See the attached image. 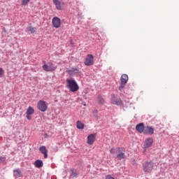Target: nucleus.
Masks as SVG:
<instances>
[{"instance_id":"f257e3e1","label":"nucleus","mask_w":179,"mask_h":179,"mask_svg":"<svg viewBox=\"0 0 179 179\" xmlns=\"http://www.w3.org/2000/svg\"><path fill=\"white\" fill-rule=\"evenodd\" d=\"M66 87L70 90V92H78L79 90V85H78V83L76 80L73 79H66Z\"/></svg>"},{"instance_id":"6e6552de","label":"nucleus","mask_w":179,"mask_h":179,"mask_svg":"<svg viewBox=\"0 0 179 179\" xmlns=\"http://www.w3.org/2000/svg\"><path fill=\"white\" fill-rule=\"evenodd\" d=\"M53 3L55 5L57 10H62V9H64V6H65V3L59 1V0H53Z\"/></svg>"},{"instance_id":"4be33fe9","label":"nucleus","mask_w":179,"mask_h":179,"mask_svg":"<svg viewBox=\"0 0 179 179\" xmlns=\"http://www.w3.org/2000/svg\"><path fill=\"white\" fill-rule=\"evenodd\" d=\"M0 164H6V157H0Z\"/></svg>"},{"instance_id":"aec40b11","label":"nucleus","mask_w":179,"mask_h":179,"mask_svg":"<svg viewBox=\"0 0 179 179\" xmlns=\"http://www.w3.org/2000/svg\"><path fill=\"white\" fill-rule=\"evenodd\" d=\"M124 151H117L118 154L117 155V158L118 160H122V159H125V153Z\"/></svg>"},{"instance_id":"f8f14e48","label":"nucleus","mask_w":179,"mask_h":179,"mask_svg":"<svg viewBox=\"0 0 179 179\" xmlns=\"http://www.w3.org/2000/svg\"><path fill=\"white\" fill-rule=\"evenodd\" d=\"M153 145V138H148L145 140L144 142V148L145 149H148V148H150Z\"/></svg>"},{"instance_id":"1a4fd4ad","label":"nucleus","mask_w":179,"mask_h":179,"mask_svg":"<svg viewBox=\"0 0 179 179\" xmlns=\"http://www.w3.org/2000/svg\"><path fill=\"white\" fill-rule=\"evenodd\" d=\"M95 141H96V134H92L87 136V143L88 145H93Z\"/></svg>"},{"instance_id":"9d476101","label":"nucleus","mask_w":179,"mask_h":179,"mask_svg":"<svg viewBox=\"0 0 179 179\" xmlns=\"http://www.w3.org/2000/svg\"><path fill=\"white\" fill-rule=\"evenodd\" d=\"M26 114H27V119L30 121L31 120V115L34 114V108L31 106H29L27 110Z\"/></svg>"},{"instance_id":"cd10ccee","label":"nucleus","mask_w":179,"mask_h":179,"mask_svg":"<svg viewBox=\"0 0 179 179\" xmlns=\"http://www.w3.org/2000/svg\"><path fill=\"white\" fill-rule=\"evenodd\" d=\"M3 75V69L0 67V78H2V76Z\"/></svg>"},{"instance_id":"39448f33","label":"nucleus","mask_w":179,"mask_h":179,"mask_svg":"<svg viewBox=\"0 0 179 179\" xmlns=\"http://www.w3.org/2000/svg\"><path fill=\"white\" fill-rule=\"evenodd\" d=\"M43 69L45 72H54L57 69V67L54 66V64L50 62L48 64H44Z\"/></svg>"},{"instance_id":"393cba45","label":"nucleus","mask_w":179,"mask_h":179,"mask_svg":"<svg viewBox=\"0 0 179 179\" xmlns=\"http://www.w3.org/2000/svg\"><path fill=\"white\" fill-rule=\"evenodd\" d=\"M98 102L99 104H104V99L101 96H98Z\"/></svg>"},{"instance_id":"0eeeda50","label":"nucleus","mask_w":179,"mask_h":179,"mask_svg":"<svg viewBox=\"0 0 179 179\" xmlns=\"http://www.w3.org/2000/svg\"><path fill=\"white\" fill-rule=\"evenodd\" d=\"M52 24L55 29L61 27V19L58 17H54L52 20Z\"/></svg>"},{"instance_id":"a878e982","label":"nucleus","mask_w":179,"mask_h":179,"mask_svg":"<svg viewBox=\"0 0 179 179\" xmlns=\"http://www.w3.org/2000/svg\"><path fill=\"white\" fill-rule=\"evenodd\" d=\"M71 176H72V177H76L78 176V172H76V170H72Z\"/></svg>"},{"instance_id":"ddd939ff","label":"nucleus","mask_w":179,"mask_h":179,"mask_svg":"<svg viewBox=\"0 0 179 179\" xmlns=\"http://www.w3.org/2000/svg\"><path fill=\"white\" fill-rule=\"evenodd\" d=\"M39 152L43 155L44 159H47V157H48V150H47L45 146H41L39 148Z\"/></svg>"},{"instance_id":"f03ea898","label":"nucleus","mask_w":179,"mask_h":179,"mask_svg":"<svg viewBox=\"0 0 179 179\" xmlns=\"http://www.w3.org/2000/svg\"><path fill=\"white\" fill-rule=\"evenodd\" d=\"M155 167L153 162H145L143 164V171L145 173V174H148L149 173H152V170H153V168Z\"/></svg>"},{"instance_id":"2eb2a0df","label":"nucleus","mask_w":179,"mask_h":179,"mask_svg":"<svg viewBox=\"0 0 179 179\" xmlns=\"http://www.w3.org/2000/svg\"><path fill=\"white\" fill-rule=\"evenodd\" d=\"M145 135H153L155 134V130L152 129V127H145L144 129Z\"/></svg>"},{"instance_id":"7ed1b4c3","label":"nucleus","mask_w":179,"mask_h":179,"mask_svg":"<svg viewBox=\"0 0 179 179\" xmlns=\"http://www.w3.org/2000/svg\"><path fill=\"white\" fill-rule=\"evenodd\" d=\"M37 106L38 110H39V111H41L42 113H45V110L48 108V106L47 105V102H45V101H38Z\"/></svg>"},{"instance_id":"6ab92c4d","label":"nucleus","mask_w":179,"mask_h":179,"mask_svg":"<svg viewBox=\"0 0 179 179\" xmlns=\"http://www.w3.org/2000/svg\"><path fill=\"white\" fill-rule=\"evenodd\" d=\"M34 166H35V167H36V169H41V167H43V166H44V164L43 163V162L41 160L37 159L34 162Z\"/></svg>"},{"instance_id":"20e7f679","label":"nucleus","mask_w":179,"mask_h":179,"mask_svg":"<svg viewBox=\"0 0 179 179\" xmlns=\"http://www.w3.org/2000/svg\"><path fill=\"white\" fill-rule=\"evenodd\" d=\"M120 85L119 87V90H122L125 87V85L128 83V75L122 74L120 78Z\"/></svg>"},{"instance_id":"412c9836","label":"nucleus","mask_w":179,"mask_h":179,"mask_svg":"<svg viewBox=\"0 0 179 179\" xmlns=\"http://www.w3.org/2000/svg\"><path fill=\"white\" fill-rule=\"evenodd\" d=\"M76 127H77L78 129H85V124H83L80 120L77 121Z\"/></svg>"},{"instance_id":"423d86ee","label":"nucleus","mask_w":179,"mask_h":179,"mask_svg":"<svg viewBox=\"0 0 179 179\" xmlns=\"http://www.w3.org/2000/svg\"><path fill=\"white\" fill-rule=\"evenodd\" d=\"M94 57H93V55H87L84 62L85 65L86 66H91V65H93V64H94Z\"/></svg>"},{"instance_id":"9b49d317","label":"nucleus","mask_w":179,"mask_h":179,"mask_svg":"<svg viewBox=\"0 0 179 179\" xmlns=\"http://www.w3.org/2000/svg\"><path fill=\"white\" fill-rule=\"evenodd\" d=\"M112 104H115V106H121L122 104V101L120 98L115 97V95L112 96Z\"/></svg>"},{"instance_id":"f3484780","label":"nucleus","mask_w":179,"mask_h":179,"mask_svg":"<svg viewBox=\"0 0 179 179\" xmlns=\"http://www.w3.org/2000/svg\"><path fill=\"white\" fill-rule=\"evenodd\" d=\"M67 73L70 76H73V75H76V73H79V69L76 68H71L67 71Z\"/></svg>"},{"instance_id":"4468645a","label":"nucleus","mask_w":179,"mask_h":179,"mask_svg":"<svg viewBox=\"0 0 179 179\" xmlns=\"http://www.w3.org/2000/svg\"><path fill=\"white\" fill-rule=\"evenodd\" d=\"M110 155H115L117 152H125V148L122 147V148H110L109 150Z\"/></svg>"},{"instance_id":"c85d7f7f","label":"nucleus","mask_w":179,"mask_h":179,"mask_svg":"<svg viewBox=\"0 0 179 179\" xmlns=\"http://www.w3.org/2000/svg\"><path fill=\"white\" fill-rule=\"evenodd\" d=\"M94 113H97V110H95Z\"/></svg>"},{"instance_id":"5701e85b","label":"nucleus","mask_w":179,"mask_h":179,"mask_svg":"<svg viewBox=\"0 0 179 179\" xmlns=\"http://www.w3.org/2000/svg\"><path fill=\"white\" fill-rule=\"evenodd\" d=\"M29 2H30V0H22V6H27Z\"/></svg>"},{"instance_id":"b1692460","label":"nucleus","mask_w":179,"mask_h":179,"mask_svg":"<svg viewBox=\"0 0 179 179\" xmlns=\"http://www.w3.org/2000/svg\"><path fill=\"white\" fill-rule=\"evenodd\" d=\"M28 31H30V33L33 34V33H36V28L33 27H29L27 29Z\"/></svg>"},{"instance_id":"dca6fc26","label":"nucleus","mask_w":179,"mask_h":179,"mask_svg":"<svg viewBox=\"0 0 179 179\" xmlns=\"http://www.w3.org/2000/svg\"><path fill=\"white\" fill-rule=\"evenodd\" d=\"M136 129L139 134H142V132H145V124L143 123L138 124L136 126Z\"/></svg>"},{"instance_id":"a211bd4d","label":"nucleus","mask_w":179,"mask_h":179,"mask_svg":"<svg viewBox=\"0 0 179 179\" xmlns=\"http://www.w3.org/2000/svg\"><path fill=\"white\" fill-rule=\"evenodd\" d=\"M13 176L15 178H20V177H22V171L19 169H14Z\"/></svg>"},{"instance_id":"bb28decb","label":"nucleus","mask_w":179,"mask_h":179,"mask_svg":"<svg viewBox=\"0 0 179 179\" xmlns=\"http://www.w3.org/2000/svg\"><path fill=\"white\" fill-rule=\"evenodd\" d=\"M106 179H115L114 177L111 176V175H107L106 176Z\"/></svg>"}]
</instances>
